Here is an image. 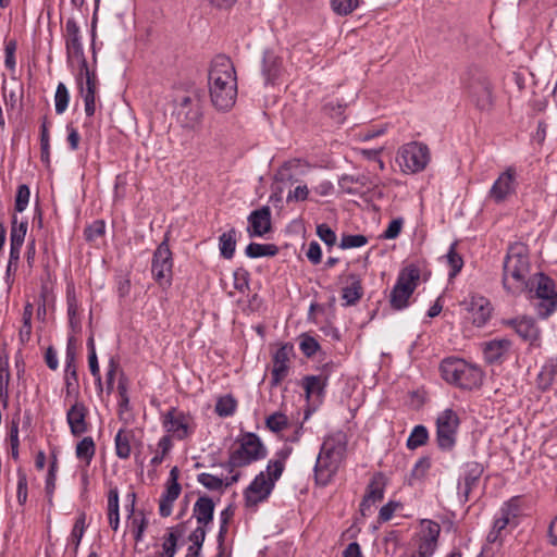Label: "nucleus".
I'll list each match as a JSON object with an SVG mask.
<instances>
[{"instance_id": "c9c22d12", "label": "nucleus", "mask_w": 557, "mask_h": 557, "mask_svg": "<svg viewBox=\"0 0 557 557\" xmlns=\"http://www.w3.org/2000/svg\"><path fill=\"white\" fill-rule=\"evenodd\" d=\"M108 520L112 530L116 531L120 525L119 515V491L111 488L108 493Z\"/></svg>"}, {"instance_id": "69168bd1", "label": "nucleus", "mask_w": 557, "mask_h": 557, "mask_svg": "<svg viewBox=\"0 0 557 557\" xmlns=\"http://www.w3.org/2000/svg\"><path fill=\"white\" fill-rule=\"evenodd\" d=\"M403 225H404L403 218H397V219L392 220L389 222L388 226L386 227V230L384 231V233L382 234V237L384 239L397 238L401 232Z\"/></svg>"}, {"instance_id": "f257e3e1", "label": "nucleus", "mask_w": 557, "mask_h": 557, "mask_svg": "<svg viewBox=\"0 0 557 557\" xmlns=\"http://www.w3.org/2000/svg\"><path fill=\"white\" fill-rule=\"evenodd\" d=\"M209 96L213 107L219 111H228L237 98V77L232 60L216 55L210 64L208 74Z\"/></svg>"}, {"instance_id": "2f4dec72", "label": "nucleus", "mask_w": 557, "mask_h": 557, "mask_svg": "<svg viewBox=\"0 0 557 557\" xmlns=\"http://www.w3.org/2000/svg\"><path fill=\"white\" fill-rule=\"evenodd\" d=\"M214 503L208 496H200L194 505L193 516L201 525L209 524L213 519Z\"/></svg>"}, {"instance_id": "603ef678", "label": "nucleus", "mask_w": 557, "mask_h": 557, "mask_svg": "<svg viewBox=\"0 0 557 557\" xmlns=\"http://www.w3.org/2000/svg\"><path fill=\"white\" fill-rule=\"evenodd\" d=\"M265 424L272 432H280L287 426L288 419L284 413L274 412L267 418Z\"/></svg>"}, {"instance_id": "20e7f679", "label": "nucleus", "mask_w": 557, "mask_h": 557, "mask_svg": "<svg viewBox=\"0 0 557 557\" xmlns=\"http://www.w3.org/2000/svg\"><path fill=\"white\" fill-rule=\"evenodd\" d=\"M537 317L545 320L557 310V286L544 273H535L524 292Z\"/></svg>"}, {"instance_id": "774afa93", "label": "nucleus", "mask_w": 557, "mask_h": 557, "mask_svg": "<svg viewBox=\"0 0 557 557\" xmlns=\"http://www.w3.org/2000/svg\"><path fill=\"white\" fill-rule=\"evenodd\" d=\"M178 536L174 532H170L162 544L165 557H174L176 553V544Z\"/></svg>"}, {"instance_id": "1a4fd4ad", "label": "nucleus", "mask_w": 557, "mask_h": 557, "mask_svg": "<svg viewBox=\"0 0 557 557\" xmlns=\"http://www.w3.org/2000/svg\"><path fill=\"white\" fill-rule=\"evenodd\" d=\"M420 280V270L414 264L404 268L391 290L389 302L393 309L403 310L409 305V298L416 290Z\"/></svg>"}, {"instance_id": "c756f323", "label": "nucleus", "mask_w": 557, "mask_h": 557, "mask_svg": "<svg viewBox=\"0 0 557 557\" xmlns=\"http://www.w3.org/2000/svg\"><path fill=\"white\" fill-rule=\"evenodd\" d=\"M135 443V432L129 429H120L114 437L115 454L120 459H128L132 446Z\"/></svg>"}, {"instance_id": "a211bd4d", "label": "nucleus", "mask_w": 557, "mask_h": 557, "mask_svg": "<svg viewBox=\"0 0 557 557\" xmlns=\"http://www.w3.org/2000/svg\"><path fill=\"white\" fill-rule=\"evenodd\" d=\"M75 342V337L71 335L67 341V348H66V358H65V389L66 395L69 397L78 398L79 392H78V376H77V370L75 364V354L73 349V344Z\"/></svg>"}, {"instance_id": "c85d7f7f", "label": "nucleus", "mask_w": 557, "mask_h": 557, "mask_svg": "<svg viewBox=\"0 0 557 557\" xmlns=\"http://www.w3.org/2000/svg\"><path fill=\"white\" fill-rule=\"evenodd\" d=\"M127 498L131 500V505H129V519H131V522H129V525H131L132 532L134 534V539L138 543V542L143 541L145 530H146V528L148 525V520L144 516L143 512L135 513V511H134L135 498H136L135 493H133V492L128 493L127 494Z\"/></svg>"}, {"instance_id": "13d9d810", "label": "nucleus", "mask_w": 557, "mask_h": 557, "mask_svg": "<svg viewBox=\"0 0 557 557\" xmlns=\"http://www.w3.org/2000/svg\"><path fill=\"white\" fill-rule=\"evenodd\" d=\"M10 381V373L8 369V361L0 356V397L8 398V386Z\"/></svg>"}, {"instance_id": "09e8293b", "label": "nucleus", "mask_w": 557, "mask_h": 557, "mask_svg": "<svg viewBox=\"0 0 557 557\" xmlns=\"http://www.w3.org/2000/svg\"><path fill=\"white\" fill-rule=\"evenodd\" d=\"M509 529V524L499 518H495L493 528L487 534V541L490 543H495L497 541H502L504 535L507 533V530Z\"/></svg>"}, {"instance_id": "f3484780", "label": "nucleus", "mask_w": 557, "mask_h": 557, "mask_svg": "<svg viewBox=\"0 0 557 557\" xmlns=\"http://www.w3.org/2000/svg\"><path fill=\"white\" fill-rule=\"evenodd\" d=\"M517 172L515 168L509 166L503 172L492 185L488 196L496 203L506 201L510 196L516 193L517 188Z\"/></svg>"}, {"instance_id": "aec40b11", "label": "nucleus", "mask_w": 557, "mask_h": 557, "mask_svg": "<svg viewBox=\"0 0 557 557\" xmlns=\"http://www.w3.org/2000/svg\"><path fill=\"white\" fill-rule=\"evenodd\" d=\"M74 404L66 412V421L72 435L81 436L88 431V408L84 403L78 401V398H74Z\"/></svg>"}, {"instance_id": "8fccbe9b", "label": "nucleus", "mask_w": 557, "mask_h": 557, "mask_svg": "<svg viewBox=\"0 0 557 557\" xmlns=\"http://www.w3.org/2000/svg\"><path fill=\"white\" fill-rule=\"evenodd\" d=\"M509 529V524L499 518H495L493 528L487 534V541L490 543H495L497 541H502L504 535L507 533V530Z\"/></svg>"}, {"instance_id": "5fc2aeb1", "label": "nucleus", "mask_w": 557, "mask_h": 557, "mask_svg": "<svg viewBox=\"0 0 557 557\" xmlns=\"http://www.w3.org/2000/svg\"><path fill=\"white\" fill-rule=\"evenodd\" d=\"M358 5L359 0H332V8L339 15L350 14Z\"/></svg>"}, {"instance_id": "0e129e2a", "label": "nucleus", "mask_w": 557, "mask_h": 557, "mask_svg": "<svg viewBox=\"0 0 557 557\" xmlns=\"http://www.w3.org/2000/svg\"><path fill=\"white\" fill-rule=\"evenodd\" d=\"M300 350L307 357L313 356L319 349V343L309 335H302L299 344Z\"/></svg>"}, {"instance_id": "423d86ee", "label": "nucleus", "mask_w": 557, "mask_h": 557, "mask_svg": "<svg viewBox=\"0 0 557 557\" xmlns=\"http://www.w3.org/2000/svg\"><path fill=\"white\" fill-rule=\"evenodd\" d=\"M237 447L231 451L228 460L223 465L230 473L265 458L267 448L255 433H244L237 441Z\"/></svg>"}, {"instance_id": "b1692460", "label": "nucleus", "mask_w": 557, "mask_h": 557, "mask_svg": "<svg viewBox=\"0 0 557 557\" xmlns=\"http://www.w3.org/2000/svg\"><path fill=\"white\" fill-rule=\"evenodd\" d=\"M522 515V498L520 496H513L503 504L496 518L507 522L509 530H512L519 524Z\"/></svg>"}, {"instance_id": "864d4df0", "label": "nucleus", "mask_w": 557, "mask_h": 557, "mask_svg": "<svg viewBox=\"0 0 557 557\" xmlns=\"http://www.w3.org/2000/svg\"><path fill=\"white\" fill-rule=\"evenodd\" d=\"M368 243V238L364 235H343L339 248L342 249H350V248H359L364 246Z\"/></svg>"}, {"instance_id": "4468645a", "label": "nucleus", "mask_w": 557, "mask_h": 557, "mask_svg": "<svg viewBox=\"0 0 557 557\" xmlns=\"http://www.w3.org/2000/svg\"><path fill=\"white\" fill-rule=\"evenodd\" d=\"M484 468L480 462L469 461L463 465L458 480V497L462 503L470 499L471 493L478 487Z\"/></svg>"}, {"instance_id": "4be33fe9", "label": "nucleus", "mask_w": 557, "mask_h": 557, "mask_svg": "<svg viewBox=\"0 0 557 557\" xmlns=\"http://www.w3.org/2000/svg\"><path fill=\"white\" fill-rule=\"evenodd\" d=\"M506 324L511 326L516 333L525 342L534 344L540 339L541 331L532 318H516L506 321Z\"/></svg>"}, {"instance_id": "5701e85b", "label": "nucleus", "mask_w": 557, "mask_h": 557, "mask_svg": "<svg viewBox=\"0 0 557 557\" xmlns=\"http://www.w3.org/2000/svg\"><path fill=\"white\" fill-rule=\"evenodd\" d=\"M384 497V482L381 475L372 478L367 486V493L360 504V512L362 516H368L371 507L383 499Z\"/></svg>"}, {"instance_id": "37998d69", "label": "nucleus", "mask_w": 557, "mask_h": 557, "mask_svg": "<svg viewBox=\"0 0 557 557\" xmlns=\"http://www.w3.org/2000/svg\"><path fill=\"white\" fill-rule=\"evenodd\" d=\"M428 437L429 433L426 428L424 425H416L407 440V447L409 449H416L424 445Z\"/></svg>"}, {"instance_id": "6e6d98bb", "label": "nucleus", "mask_w": 557, "mask_h": 557, "mask_svg": "<svg viewBox=\"0 0 557 557\" xmlns=\"http://www.w3.org/2000/svg\"><path fill=\"white\" fill-rule=\"evenodd\" d=\"M317 235L326 246L332 247L336 244L337 237L335 232L325 223L317 226Z\"/></svg>"}, {"instance_id": "7ed1b4c3", "label": "nucleus", "mask_w": 557, "mask_h": 557, "mask_svg": "<svg viewBox=\"0 0 557 557\" xmlns=\"http://www.w3.org/2000/svg\"><path fill=\"white\" fill-rule=\"evenodd\" d=\"M347 440L343 432L326 436L314 466V478L319 485H327L337 472L346 451Z\"/></svg>"}, {"instance_id": "58836bf2", "label": "nucleus", "mask_w": 557, "mask_h": 557, "mask_svg": "<svg viewBox=\"0 0 557 557\" xmlns=\"http://www.w3.org/2000/svg\"><path fill=\"white\" fill-rule=\"evenodd\" d=\"M430 468L431 459L429 457L420 458L411 470L409 484L414 485L417 482H421L426 476Z\"/></svg>"}, {"instance_id": "9b49d317", "label": "nucleus", "mask_w": 557, "mask_h": 557, "mask_svg": "<svg viewBox=\"0 0 557 557\" xmlns=\"http://www.w3.org/2000/svg\"><path fill=\"white\" fill-rule=\"evenodd\" d=\"M162 426L166 432L165 435L178 441L187 438L195 429L193 418L174 407L162 414Z\"/></svg>"}, {"instance_id": "de8ad7c7", "label": "nucleus", "mask_w": 557, "mask_h": 557, "mask_svg": "<svg viewBox=\"0 0 557 557\" xmlns=\"http://www.w3.org/2000/svg\"><path fill=\"white\" fill-rule=\"evenodd\" d=\"M50 137L48 131L47 119L45 117L40 127V149H41V160L45 163H49L50 161Z\"/></svg>"}, {"instance_id": "cd10ccee", "label": "nucleus", "mask_w": 557, "mask_h": 557, "mask_svg": "<svg viewBox=\"0 0 557 557\" xmlns=\"http://www.w3.org/2000/svg\"><path fill=\"white\" fill-rule=\"evenodd\" d=\"M66 305L69 325L73 333H78L82 330V319L79 313V304L76 297L75 288L73 286H67Z\"/></svg>"}, {"instance_id": "4d7b16f0", "label": "nucleus", "mask_w": 557, "mask_h": 557, "mask_svg": "<svg viewBox=\"0 0 557 557\" xmlns=\"http://www.w3.org/2000/svg\"><path fill=\"white\" fill-rule=\"evenodd\" d=\"M440 532L441 527L438 523L431 520H425L422 522V539L431 540L437 543Z\"/></svg>"}, {"instance_id": "f8f14e48", "label": "nucleus", "mask_w": 557, "mask_h": 557, "mask_svg": "<svg viewBox=\"0 0 557 557\" xmlns=\"http://www.w3.org/2000/svg\"><path fill=\"white\" fill-rule=\"evenodd\" d=\"M459 423L457 412L450 408L445 409L437 416L436 440L441 449L449 450L455 446Z\"/></svg>"}, {"instance_id": "49530a36", "label": "nucleus", "mask_w": 557, "mask_h": 557, "mask_svg": "<svg viewBox=\"0 0 557 557\" xmlns=\"http://www.w3.org/2000/svg\"><path fill=\"white\" fill-rule=\"evenodd\" d=\"M26 232L27 222L17 223L16 218H14L10 233V244H15V246H23Z\"/></svg>"}, {"instance_id": "f03ea898", "label": "nucleus", "mask_w": 557, "mask_h": 557, "mask_svg": "<svg viewBox=\"0 0 557 557\" xmlns=\"http://www.w3.org/2000/svg\"><path fill=\"white\" fill-rule=\"evenodd\" d=\"M530 272L528 247L522 243L510 245L503 262L502 283L504 289L512 296L523 294L533 277Z\"/></svg>"}, {"instance_id": "bb28decb", "label": "nucleus", "mask_w": 557, "mask_h": 557, "mask_svg": "<svg viewBox=\"0 0 557 557\" xmlns=\"http://www.w3.org/2000/svg\"><path fill=\"white\" fill-rule=\"evenodd\" d=\"M349 285L345 286L342 290V298L345 301L343 306L349 307L356 305L363 295L361 278L355 273L347 276Z\"/></svg>"}, {"instance_id": "4c0bfd02", "label": "nucleus", "mask_w": 557, "mask_h": 557, "mask_svg": "<svg viewBox=\"0 0 557 557\" xmlns=\"http://www.w3.org/2000/svg\"><path fill=\"white\" fill-rule=\"evenodd\" d=\"M556 373L557 364L554 362L544 364L536 379L537 387L542 391H547L553 385Z\"/></svg>"}, {"instance_id": "a18cd8bd", "label": "nucleus", "mask_w": 557, "mask_h": 557, "mask_svg": "<svg viewBox=\"0 0 557 557\" xmlns=\"http://www.w3.org/2000/svg\"><path fill=\"white\" fill-rule=\"evenodd\" d=\"M57 471H58V462H57V459L54 458L49 466V470H48L47 478H46V486H45L48 503L50 505H52V497H53V493L55 490Z\"/></svg>"}, {"instance_id": "680f3d73", "label": "nucleus", "mask_w": 557, "mask_h": 557, "mask_svg": "<svg viewBox=\"0 0 557 557\" xmlns=\"http://www.w3.org/2000/svg\"><path fill=\"white\" fill-rule=\"evenodd\" d=\"M88 366H89L90 373L95 379L96 385H97L98 389L101 392L102 391V381H101V374H100V369H99V363H98V358H97L96 351H90L88 354Z\"/></svg>"}, {"instance_id": "a878e982", "label": "nucleus", "mask_w": 557, "mask_h": 557, "mask_svg": "<svg viewBox=\"0 0 557 557\" xmlns=\"http://www.w3.org/2000/svg\"><path fill=\"white\" fill-rule=\"evenodd\" d=\"M511 342L507 338L493 339L484 344V358L488 363L499 362L509 352Z\"/></svg>"}, {"instance_id": "052dcab7", "label": "nucleus", "mask_w": 557, "mask_h": 557, "mask_svg": "<svg viewBox=\"0 0 557 557\" xmlns=\"http://www.w3.org/2000/svg\"><path fill=\"white\" fill-rule=\"evenodd\" d=\"M30 191L27 185H20L15 197V210L23 212L29 201Z\"/></svg>"}, {"instance_id": "dca6fc26", "label": "nucleus", "mask_w": 557, "mask_h": 557, "mask_svg": "<svg viewBox=\"0 0 557 557\" xmlns=\"http://www.w3.org/2000/svg\"><path fill=\"white\" fill-rule=\"evenodd\" d=\"M81 78H78L81 95L84 100L85 113L92 116L96 111V90L98 85L97 75L90 72L88 64L81 65Z\"/></svg>"}, {"instance_id": "c03bdc74", "label": "nucleus", "mask_w": 557, "mask_h": 557, "mask_svg": "<svg viewBox=\"0 0 557 557\" xmlns=\"http://www.w3.org/2000/svg\"><path fill=\"white\" fill-rule=\"evenodd\" d=\"M70 101V94L66 86L63 83H59L54 95L55 112L62 114L67 109Z\"/></svg>"}, {"instance_id": "6ab92c4d", "label": "nucleus", "mask_w": 557, "mask_h": 557, "mask_svg": "<svg viewBox=\"0 0 557 557\" xmlns=\"http://www.w3.org/2000/svg\"><path fill=\"white\" fill-rule=\"evenodd\" d=\"M293 346L285 344L274 352L272 358L273 367L271 371V386H277L287 376Z\"/></svg>"}, {"instance_id": "72a5a7b5", "label": "nucleus", "mask_w": 557, "mask_h": 557, "mask_svg": "<svg viewBox=\"0 0 557 557\" xmlns=\"http://www.w3.org/2000/svg\"><path fill=\"white\" fill-rule=\"evenodd\" d=\"M237 242V232L235 228H231L224 232L219 237V249L220 253L225 259H232L235 252Z\"/></svg>"}, {"instance_id": "ddd939ff", "label": "nucleus", "mask_w": 557, "mask_h": 557, "mask_svg": "<svg viewBox=\"0 0 557 557\" xmlns=\"http://www.w3.org/2000/svg\"><path fill=\"white\" fill-rule=\"evenodd\" d=\"M63 37L65 41L67 63L71 64L76 60L81 65L85 66L87 61L84 54L81 28L75 18L70 17L66 20Z\"/></svg>"}, {"instance_id": "bf43d9fd", "label": "nucleus", "mask_w": 557, "mask_h": 557, "mask_svg": "<svg viewBox=\"0 0 557 557\" xmlns=\"http://www.w3.org/2000/svg\"><path fill=\"white\" fill-rule=\"evenodd\" d=\"M104 232L106 223L102 220H96L85 228L84 234L87 240H95L98 237H101Z\"/></svg>"}, {"instance_id": "f704fd0d", "label": "nucleus", "mask_w": 557, "mask_h": 557, "mask_svg": "<svg viewBox=\"0 0 557 557\" xmlns=\"http://www.w3.org/2000/svg\"><path fill=\"white\" fill-rule=\"evenodd\" d=\"M96 444L91 436H85L81 440L75 448V455L79 460L85 461V466L88 467L95 456Z\"/></svg>"}, {"instance_id": "3c124183", "label": "nucleus", "mask_w": 557, "mask_h": 557, "mask_svg": "<svg viewBox=\"0 0 557 557\" xmlns=\"http://www.w3.org/2000/svg\"><path fill=\"white\" fill-rule=\"evenodd\" d=\"M197 480L210 491H219L224 485L223 479L206 472L198 474Z\"/></svg>"}, {"instance_id": "393cba45", "label": "nucleus", "mask_w": 557, "mask_h": 557, "mask_svg": "<svg viewBox=\"0 0 557 557\" xmlns=\"http://www.w3.org/2000/svg\"><path fill=\"white\" fill-rule=\"evenodd\" d=\"M468 311L472 323L478 327L483 326L491 317L492 307L490 301L484 297H472L468 304Z\"/></svg>"}, {"instance_id": "9d476101", "label": "nucleus", "mask_w": 557, "mask_h": 557, "mask_svg": "<svg viewBox=\"0 0 557 557\" xmlns=\"http://www.w3.org/2000/svg\"><path fill=\"white\" fill-rule=\"evenodd\" d=\"M173 114L182 127L195 128L200 124L202 117L200 100L195 95L177 97Z\"/></svg>"}, {"instance_id": "e2e57ef3", "label": "nucleus", "mask_w": 557, "mask_h": 557, "mask_svg": "<svg viewBox=\"0 0 557 557\" xmlns=\"http://www.w3.org/2000/svg\"><path fill=\"white\" fill-rule=\"evenodd\" d=\"M16 498L21 506L27 502V476L23 472L17 473Z\"/></svg>"}, {"instance_id": "a19ab883", "label": "nucleus", "mask_w": 557, "mask_h": 557, "mask_svg": "<svg viewBox=\"0 0 557 557\" xmlns=\"http://www.w3.org/2000/svg\"><path fill=\"white\" fill-rule=\"evenodd\" d=\"M456 243H453L445 255L446 262L450 268L449 277H455L463 267L462 257L456 251Z\"/></svg>"}, {"instance_id": "338daca9", "label": "nucleus", "mask_w": 557, "mask_h": 557, "mask_svg": "<svg viewBox=\"0 0 557 557\" xmlns=\"http://www.w3.org/2000/svg\"><path fill=\"white\" fill-rule=\"evenodd\" d=\"M234 287L242 293L249 288V273L245 269L234 272Z\"/></svg>"}, {"instance_id": "6e6552de", "label": "nucleus", "mask_w": 557, "mask_h": 557, "mask_svg": "<svg viewBox=\"0 0 557 557\" xmlns=\"http://www.w3.org/2000/svg\"><path fill=\"white\" fill-rule=\"evenodd\" d=\"M431 161V151L426 144L409 141L401 145L396 153V162L405 174H416L425 170Z\"/></svg>"}, {"instance_id": "412c9836", "label": "nucleus", "mask_w": 557, "mask_h": 557, "mask_svg": "<svg viewBox=\"0 0 557 557\" xmlns=\"http://www.w3.org/2000/svg\"><path fill=\"white\" fill-rule=\"evenodd\" d=\"M249 226L247 228L250 237H261L271 228V210L264 206L252 211L248 216Z\"/></svg>"}, {"instance_id": "7c9ffc66", "label": "nucleus", "mask_w": 557, "mask_h": 557, "mask_svg": "<svg viewBox=\"0 0 557 557\" xmlns=\"http://www.w3.org/2000/svg\"><path fill=\"white\" fill-rule=\"evenodd\" d=\"M282 69V60L273 51L267 50L262 58V75L265 83H273L280 75Z\"/></svg>"}, {"instance_id": "473e14b6", "label": "nucleus", "mask_w": 557, "mask_h": 557, "mask_svg": "<svg viewBox=\"0 0 557 557\" xmlns=\"http://www.w3.org/2000/svg\"><path fill=\"white\" fill-rule=\"evenodd\" d=\"M327 383V377L324 375H310L304 379V388L307 395V398L318 397L321 398L324 388Z\"/></svg>"}, {"instance_id": "ea45409f", "label": "nucleus", "mask_w": 557, "mask_h": 557, "mask_svg": "<svg viewBox=\"0 0 557 557\" xmlns=\"http://www.w3.org/2000/svg\"><path fill=\"white\" fill-rule=\"evenodd\" d=\"M157 451L156 455L151 458L150 465L154 468H157L159 465L162 463L165 456L171 451L173 447L172 440L170 435H163L158 444H157Z\"/></svg>"}, {"instance_id": "0eeeda50", "label": "nucleus", "mask_w": 557, "mask_h": 557, "mask_svg": "<svg viewBox=\"0 0 557 557\" xmlns=\"http://www.w3.org/2000/svg\"><path fill=\"white\" fill-rule=\"evenodd\" d=\"M285 455L275 460H270L267 467L268 478L265 473L261 471L249 486L245 490V500L247 506H256L260 502L268 498L274 487V483L283 473Z\"/></svg>"}, {"instance_id": "39448f33", "label": "nucleus", "mask_w": 557, "mask_h": 557, "mask_svg": "<svg viewBox=\"0 0 557 557\" xmlns=\"http://www.w3.org/2000/svg\"><path fill=\"white\" fill-rule=\"evenodd\" d=\"M442 377L460 388L473 389L483 381V372L476 366L470 364L459 358H446L440 367Z\"/></svg>"}, {"instance_id": "79ce46f5", "label": "nucleus", "mask_w": 557, "mask_h": 557, "mask_svg": "<svg viewBox=\"0 0 557 557\" xmlns=\"http://www.w3.org/2000/svg\"><path fill=\"white\" fill-rule=\"evenodd\" d=\"M237 401L232 395L220 397L215 404V412L220 417H231L234 414Z\"/></svg>"}, {"instance_id": "e433bc0d", "label": "nucleus", "mask_w": 557, "mask_h": 557, "mask_svg": "<svg viewBox=\"0 0 557 557\" xmlns=\"http://www.w3.org/2000/svg\"><path fill=\"white\" fill-rule=\"evenodd\" d=\"M277 251L278 248L273 244L259 243H250L245 249L246 256L253 259L260 257H273Z\"/></svg>"}, {"instance_id": "2eb2a0df", "label": "nucleus", "mask_w": 557, "mask_h": 557, "mask_svg": "<svg viewBox=\"0 0 557 557\" xmlns=\"http://www.w3.org/2000/svg\"><path fill=\"white\" fill-rule=\"evenodd\" d=\"M172 252L168 245V239L165 238L156 249L152 258L151 271L154 280L159 284H163L164 282L170 284L172 276Z\"/></svg>"}]
</instances>
